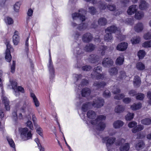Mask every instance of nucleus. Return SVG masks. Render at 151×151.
<instances>
[{
  "label": "nucleus",
  "mask_w": 151,
  "mask_h": 151,
  "mask_svg": "<svg viewBox=\"0 0 151 151\" xmlns=\"http://www.w3.org/2000/svg\"><path fill=\"white\" fill-rule=\"evenodd\" d=\"M87 117L91 120L90 123L93 125H96L97 129L99 131H103L106 127L105 124L102 121L106 119V116L104 115H100L94 120L96 117V114L93 111L90 110L87 113Z\"/></svg>",
  "instance_id": "obj_1"
},
{
  "label": "nucleus",
  "mask_w": 151,
  "mask_h": 151,
  "mask_svg": "<svg viewBox=\"0 0 151 151\" xmlns=\"http://www.w3.org/2000/svg\"><path fill=\"white\" fill-rule=\"evenodd\" d=\"M104 103V100L101 98H97L91 103L88 102L84 104L82 107V110L83 112H86L88 109L91 106L97 108H100L103 106Z\"/></svg>",
  "instance_id": "obj_2"
},
{
  "label": "nucleus",
  "mask_w": 151,
  "mask_h": 151,
  "mask_svg": "<svg viewBox=\"0 0 151 151\" xmlns=\"http://www.w3.org/2000/svg\"><path fill=\"white\" fill-rule=\"evenodd\" d=\"M22 139L24 141L27 140L32 139V131L29 130L28 129L25 127L21 128L19 129Z\"/></svg>",
  "instance_id": "obj_3"
},
{
  "label": "nucleus",
  "mask_w": 151,
  "mask_h": 151,
  "mask_svg": "<svg viewBox=\"0 0 151 151\" xmlns=\"http://www.w3.org/2000/svg\"><path fill=\"white\" fill-rule=\"evenodd\" d=\"M6 46V51L5 58L7 61L9 62L11 61L12 59L10 51L11 49H13V48L9 42H7Z\"/></svg>",
  "instance_id": "obj_4"
},
{
  "label": "nucleus",
  "mask_w": 151,
  "mask_h": 151,
  "mask_svg": "<svg viewBox=\"0 0 151 151\" xmlns=\"http://www.w3.org/2000/svg\"><path fill=\"white\" fill-rule=\"evenodd\" d=\"M115 140V138L113 137H105L103 138V141H106V146L109 151H110V150H109V147L114 143Z\"/></svg>",
  "instance_id": "obj_5"
},
{
  "label": "nucleus",
  "mask_w": 151,
  "mask_h": 151,
  "mask_svg": "<svg viewBox=\"0 0 151 151\" xmlns=\"http://www.w3.org/2000/svg\"><path fill=\"white\" fill-rule=\"evenodd\" d=\"M93 38V37L91 34L87 32L83 35L82 40L83 42L88 43L92 41Z\"/></svg>",
  "instance_id": "obj_6"
},
{
  "label": "nucleus",
  "mask_w": 151,
  "mask_h": 151,
  "mask_svg": "<svg viewBox=\"0 0 151 151\" xmlns=\"http://www.w3.org/2000/svg\"><path fill=\"white\" fill-rule=\"evenodd\" d=\"M128 46V43L125 42L119 44L116 47V49L120 51H123L126 50Z\"/></svg>",
  "instance_id": "obj_7"
},
{
  "label": "nucleus",
  "mask_w": 151,
  "mask_h": 151,
  "mask_svg": "<svg viewBox=\"0 0 151 151\" xmlns=\"http://www.w3.org/2000/svg\"><path fill=\"white\" fill-rule=\"evenodd\" d=\"M113 60L109 58H104L102 62L104 66H113Z\"/></svg>",
  "instance_id": "obj_8"
},
{
  "label": "nucleus",
  "mask_w": 151,
  "mask_h": 151,
  "mask_svg": "<svg viewBox=\"0 0 151 151\" xmlns=\"http://www.w3.org/2000/svg\"><path fill=\"white\" fill-rule=\"evenodd\" d=\"M94 71L97 73L98 75L96 76V79H103L104 78V75H101L99 73L102 70V68L101 67H96L94 69Z\"/></svg>",
  "instance_id": "obj_9"
},
{
  "label": "nucleus",
  "mask_w": 151,
  "mask_h": 151,
  "mask_svg": "<svg viewBox=\"0 0 151 151\" xmlns=\"http://www.w3.org/2000/svg\"><path fill=\"white\" fill-rule=\"evenodd\" d=\"M19 35L18 32L16 30L14 33V35L12 37L13 42L15 45H17L19 42L20 37Z\"/></svg>",
  "instance_id": "obj_10"
},
{
  "label": "nucleus",
  "mask_w": 151,
  "mask_h": 151,
  "mask_svg": "<svg viewBox=\"0 0 151 151\" xmlns=\"http://www.w3.org/2000/svg\"><path fill=\"white\" fill-rule=\"evenodd\" d=\"M100 57L95 54H91L89 58V61L91 63H96L100 60Z\"/></svg>",
  "instance_id": "obj_11"
},
{
  "label": "nucleus",
  "mask_w": 151,
  "mask_h": 151,
  "mask_svg": "<svg viewBox=\"0 0 151 151\" xmlns=\"http://www.w3.org/2000/svg\"><path fill=\"white\" fill-rule=\"evenodd\" d=\"M72 16L73 19H74L76 17L79 18L82 22L85 21L86 19L85 16L79 13L75 12L72 14Z\"/></svg>",
  "instance_id": "obj_12"
},
{
  "label": "nucleus",
  "mask_w": 151,
  "mask_h": 151,
  "mask_svg": "<svg viewBox=\"0 0 151 151\" xmlns=\"http://www.w3.org/2000/svg\"><path fill=\"white\" fill-rule=\"evenodd\" d=\"M2 102L4 104L5 108L7 111H9L10 107L9 105V101L8 99L5 96H3L2 98Z\"/></svg>",
  "instance_id": "obj_13"
},
{
  "label": "nucleus",
  "mask_w": 151,
  "mask_h": 151,
  "mask_svg": "<svg viewBox=\"0 0 151 151\" xmlns=\"http://www.w3.org/2000/svg\"><path fill=\"white\" fill-rule=\"evenodd\" d=\"M137 9L136 8V6L132 5L130 6L129 9L127 10V13L129 15H132L137 12Z\"/></svg>",
  "instance_id": "obj_14"
},
{
  "label": "nucleus",
  "mask_w": 151,
  "mask_h": 151,
  "mask_svg": "<svg viewBox=\"0 0 151 151\" xmlns=\"http://www.w3.org/2000/svg\"><path fill=\"white\" fill-rule=\"evenodd\" d=\"M130 148L129 143H125L121 145L119 148L120 151H128Z\"/></svg>",
  "instance_id": "obj_15"
},
{
  "label": "nucleus",
  "mask_w": 151,
  "mask_h": 151,
  "mask_svg": "<svg viewBox=\"0 0 151 151\" xmlns=\"http://www.w3.org/2000/svg\"><path fill=\"white\" fill-rule=\"evenodd\" d=\"M124 123L121 120H117L113 123V127L115 129H119L122 127Z\"/></svg>",
  "instance_id": "obj_16"
},
{
  "label": "nucleus",
  "mask_w": 151,
  "mask_h": 151,
  "mask_svg": "<svg viewBox=\"0 0 151 151\" xmlns=\"http://www.w3.org/2000/svg\"><path fill=\"white\" fill-rule=\"evenodd\" d=\"M135 31L137 32H139L142 30L143 27L142 24L141 22L137 23L134 27Z\"/></svg>",
  "instance_id": "obj_17"
},
{
  "label": "nucleus",
  "mask_w": 151,
  "mask_h": 151,
  "mask_svg": "<svg viewBox=\"0 0 151 151\" xmlns=\"http://www.w3.org/2000/svg\"><path fill=\"white\" fill-rule=\"evenodd\" d=\"M134 85L135 87L139 86L141 83L140 79L139 77L136 76L134 77L133 81Z\"/></svg>",
  "instance_id": "obj_18"
},
{
  "label": "nucleus",
  "mask_w": 151,
  "mask_h": 151,
  "mask_svg": "<svg viewBox=\"0 0 151 151\" xmlns=\"http://www.w3.org/2000/svg\"><path fill=\"white\" fill-rule=\"evenodd\" d=\"M86 51L87 52H92L95 48V46L92 43L86 45L85 47Z\"/></svg>",
  "instance_id": "obj_19"
},
{
  "label": "nucleus",
  "mask_w": 151,
  "mask_h": 151,
  "mask_svg": "<svg viewBox=\"0 0 151 151\" xmlns=\"http://www.w3.org/2000/svg\"><path fill=\"white\" fill-rule=\"evenodd\" d=\"M30 96L32 98L33 102L36 107H38L40 106V103L35 95L32 93H31Z\"/></svg>",
  "instance_id": "obj_20"
},
{
  "label": "nucleus",
  "mask_w": 151,
  "mask_h": 151,
  "mask_svg": "<svg viewBox=\"0 0 151 151\" xmlns=\"http://www.w3.org/2000/svg\"><path fill=\"white\" fill-rule=\"evenodd\" d=\"M90 90L88 88H83L81 92L82 96L84 97H87L90 94Z\"/></svg>",
  "instance_id": "obj_21"
},
{
  "label": "nucleus",
  "mask_w": 151,
  "mask_h": 151,
  "mask_svg": "<svg viewBox=\"0 0 151 151\" xmlns=\"http://www.w3.org/2000/svg\"><path fill=\"white\" fill-rule=\"evenodd\" d=\"M106 85V83L104 82L99 83L96 81L94 82L93 86H95L97 89H101V88H103Z\"/></svg>",
  "instance_id": "obj_22"
},
{
  "label": "nucleus",
  "mask_w": 151,
  "mask_h": 151,
  "mask_svg": "<svg viewBox=\"0 0 151 151\" xmlns=\"http://www.w3.org/2000/svg\"><path fill=\"white\" fill-rule=\"evenodd\" d=\"M117 30V27L115 26L112 25L108 27L106 29L105 31H108L111 33H115Z\"/></svg>",
  "instance_id": "obj_23"
},
{
  "label": "nucleus",
  "mask_w": 151,
  "mask_h": 151,
  "mask_svg": "<svg viewBox=\"0 0 151 151\" xmlns=\"http://www.w3.org/2000/svg\"><path fill=\"white\" fill-rule=\"evenodd\" d=\"M98 24L101 26H105L107 23V20L104 17H101L98 20Z\"/></svg>",
  "instance_id": "obj_24"
},
{
  "label": "nucleus",
  "mask_w": 151,
  "mask_h": 151,
  "mask_svg": "<svg viewBox=\"0 0 151 151\" xmlns=\"http://www.w3.org/2000/svg\"><path fill=\"white\" fill-rule=\"evenodd\" d=\"M48 69L50 73V79L51 81L54 78V68L53 67H49Z\"/></svg>",
  "instance_id": "obj_25"
},
{
  "label": "nucleus",
  "mask_w": 151,
  "mask_h": 151,
  "mask_svg": "<svg viewBox=\"0 0 151 151\" xmlns=\"http://www.w3.org/2000/svg\"><path fill=\"white\" fill-rule=\"evenodd\" d=\"M147 4L146 2L145 1H142L139 5V7L141 10H144L146 9L147 8Z\"/></svg>",
  "instance_id": "obj_26"
},
{
  "label": "nucleus",
  "mask_w": 151,
  "mask_h": 151,
  "mask_svg": "<svg viewBox=\"0 0 151 151\" xmlns=\"http://www.w3.org/2000/svg\"><path fill=\"white\" fill-rule=\"evenodd\" d=\"M124 108V107L122 105H118L115 107L114 111L116 113H120L123 111Z\"/></svg>",
  "instance_id": "obj_27"
},
{
  "label": "nucleus",
  "mask_w": 151,
  "mask_h": 151,
  "mask_svg": "<svg viewBox=\"0 0 151 151\" xmlns=\"http://www.w3.org/2000/svg\"><path fill=\"white\" fill-rule=\"evenodd\" d=\"M112 38L113 37L111 33H106L104 37V40L107 42H111Z\"/></svg>",
  "instance_id": "obj_28"
},
{
  "label": "nucleus",
  "mask_w": 151,
  "mask_h": 151,
  "mask_svg": "<svg viewBox=\"0 0 151 151\" xmlns=\"http://www.w3.org/2000/svg\"><path fill=\"white\" fill-rule=\"evenodd\" d=\"M146 55V52L144 50H140L137 53V56L139 59H143Z\"/></svg>",
  "instance_id": "obj_29"
},
{
  "label": "nucleus",
  "mask_w": 151,
  "mask_h": 151,
  "mask_svg": "<svg viewBox=\"0 0 151 151\" xmlns=\"http://www.w3.org/2000/svg\"><path fill=\"white\" fill-rule=\"evenodd\" d=\"M141 104L139 103L137 104H134L131 106V108L132 110H136L140 109L141 107Z\"/></svg>",
  "instance_id": "obj_30"
},
{
  "label": "nucleus",
  "mask_w": 151,
  "mask_h": 151,
  "mask_svg": "<svg viewBox=\"0 0 151 151\" xmlns=\"http://www.w3.org/2000/svg\"><path fill=\"white\" fill-rule=\"evenodd\" d=\"M124 61V58L121 57H119L116 59L115 63L116 65H122Z\"/></svg>",
  "instance_id": "obj_31"
},
{
  "label": "nucleus",
  "mask_w": 151,
  "mask_h": 151,
  "mask_svg": "<svg viewBox=\"0 0 151 151\" xmlns=\"http://www.w3.org/2000/svg\"><path fill=\"white\" fill-rule=\"evenodd\" d=\"M143 16V13L142 12L138 11L136 12L135 17L136 19L139 20Z\"/></svg>",
  "instance_id": "obj_32"
},
{
  "label": "nucleus",
  "mask_w": 151,
  "mask_h": 151,
  "mask_svg": "<svg viewBox=\"0 0 151 151\" xmlns=\"http://www.w3.org/2000/svg\"><path fill=\"white\" fill-rule=\"evenodd\" d=\"M109 73L110 75L114 76L117 73L118 70L115 67H114L110 68L109 70Z\"/></svg>",
  "instance_id": "obj_33"
},
{
  "label": "nucleus",
  "mask_w": 151,
  "mask_h": 151,
  "mask_svg": "<svg viewBox=\"0 0 151 151\" xmlns=\"http://www.w3.org/2000/svg\"><path fill=\"white\" fill-rule=\"evenodd\" d=\"M145 146V144L142 141H140L135 146L136 149L139 150L144 148Z\"/></svg>",
  "instance_id": "obj_34"
},
{
  "label": "nucleus",
  "mask_w": 151,
  "mask_h": 151,
  "mask_svg": "<svg viewBox=\"0 0 151 151\" xmlns=\"http://www.w3.org/2000/svg\"><path fill=\"white\" fill-rule=\"evenodd\" d=\"M6 139L7 141L10 146L13 148H14L15 145L12 139L9 137H7Z\"/></svg>",
  "instance_id": "obj_35"
},
{
  "label": "nucleus",
  "mask_w": 151,
  "mask_h": 151,
  "mask_svg": "<svg viewBox=\"0 0 151 151\" xmlns=\"http://www.w3.org/2000/svg\"><path fill=\"white\" fill-rule=\"evenodd\" d=\"M21 2L20 1L17 2L14 5V8L15 11L18 12L20 7V5L21 4Z\"/></svg>",
  "instance_id": "obj_36"
},
{
  "label": "nucleus",
  "mask_w": 151,
  "mask_h": 151,
  "mask_svg": "<svg viewBox=\"0 0 151 151\" xmlns=\"http://www.w3.org/2000/svg\"><path fill=\"white\" fill-rule=\"evenodd\" d=\"M141 123L145 125L151 124V119L149 118H146L141 120Z\"/></svg>",
  "instance_id": "obj_37"
},
{
  "label": "nucleus",
  "mask_w": 151,
  "mask_h": 151,
  "mask_svg": "<svg viewBox=\"0 0 151 151\" xmlns=\"http://www.w3.org/2000/svg\"><path fill=\"white\" fill-rule=\"evenodd\" d=\"M89 13L92 15H94L96 12V9L93 6H91L89 7Z\"/></svg>",
  "instance_id": "obj_38"
},
{
  "label": "nucleus",
  "mask_w": 151,
  "mask_h": 151,
  "mask_svg": "<svg viewBox=\"0 0 151 151\" xmlns=\"http://www.w3.org/2000/svg\"><path fill=\"white\" fill-rule=\"evenodd\" d=\"M87 27L86 24L85 23H83L79 24L77 27V29L80 30H82L85 29Z\"/></svg>",
  "instance_id": "obj_39"
},
{
  "label": "nucleus",
  "mask_w": 151,
  "mask_h": 151,
  "mask_svg": "<svg viewBox=\"0 0 151 151\" xmlns=\"http://www.w3.org/2000/svg\"><path fill=\"white\" fill-rule=\"evenodd\" d=\"M142 46L145 48L151 47V40L145 42L142 44Z\"/></svg>",
  "instance_id": "obj_40"
},
{
  "label": "nucleus",
  "mask_w": 151,
  "mask_h": 151,
  "mask_svg": "<svg viewBox=\"0 0 151 151\" xmlns=\"http://www.w3.org/2000/svg\"><path fill=\"white\" fill-rule=\"evenodd\" d=\"M134 115L132 113H128L125 116V119L126 120L129 121L132 119Z\"/></svg>",
  "instance_id": "obj_41"
},
{
  "label": "nucleus",
  "mask_w": 151,
  "mask_h": 151,
  "mask_svg": "<svg viewBox=\"0 0 151 151\" xmlns=\"http://www.w3.org/2000/svg\"><path fill=\"white\" fill-rule=\"evenodd\" d=\"M6 22L8 24H11L14 23V21L12 19L9 17H7L5 19Z\"/></svg>",
  "instance_id": "obj_42"
},
{
  "label": "nucleus",
  "mask_w": 151,
  "mask_h": 151,
  "mask_svg": "<svg viewBox=\"0 0 151 151\" xmlns=\"http://www.w3.org/2000/svg\"><path fill=\"white\" fill-rule=\"evenodd\" d=\"M107 48V46H106L102 45L100 47V49L101 51V54L103 56L105 55L106 51Z\"/></svg>",
  "instance_id": "obj_43"
},
{
  "label": "nucleus",
  "mask_w": 151,
  "mask_h": 151,
  "mask_svg": "<svg viewBox=\"0 0 151 151\" xmlns=\"http://www.w3.org/2000/svg\"><path fill=\"white\" fill-rule=\"evenodd\" d=\"M113 90L112 91L113 93L114 94H117L119 93L120 92V90L119 88L116 86H114L113 87Z\"/></svg>",
  "instance_id": "obj_44"
},
{
  "label": "nucleus",
  "mask_w": 151,
  "mask_h": 151,
  "mask_svg": "<svg viewBox=\"0 0 151 151\" xmlns=\"http://www.w3.org/2000/svg\"><path fill=\"white\" fill-rule=\"evenodd\" d=\"M26 126L28 127L31 130H33L34 127L33 124L31 121L28 120L26 123Z\"/></svg>",
  "instance_id": "obj_45"
},
{
  "label": "nucleus",
  "mask_w": 151,
  "mask_h": 151,
  "mask_svg": "<svg viewBox=\"0 0 151 151\" xmlns=\"http://www.w3.org/2000/svg\"><path fill=\"white\" fill-rule=\"evenodd\" d=\"M125 95L123 93H121L116 95L114 97L116 99L120 100L124 98Z\"/></svg>",
  "instance_id": "obj_46"
},
{
  "label": "nucleus",
  "mask_w": 151,
  "mask_h": 151,
  "mask_svg": "<svg viewBox=\"0 0 151 151\" xmlns=\"http://www.w3.org/2000/svg\"><path fill=\"white\" fill-rule=\"evenodd\" d=\"M12 116L13 119L15 121H16L18 119L17 111L16 110H14L12 112Z\"/></svg>",
  "instance_id": "obj_47"
},
{
  "label": "nucleus",
  "mask_w": 151,
  "mask_h": 151,
  "mask_svg": "<svg viewBox=\"0 0 151 151\" xmlns=\"http://www.w3.org/2000/svg\"><path fill=\"white\" fill-rule=\"evenodd\" d=\"M10 81L12 86V89L14 90H15V89L17 88V82L15 81H11V80H10Z\"/></svg>",
  "instance_id": "obj_48"
},
{
  "label": "nucleus",
  "mask_w": 151,
  "mask_h": 151,
  "mask_svg": "<svg viewBox=\"0 0 151 151\" xmlns=\"http://www.w3.org/2000/svg\"><path fill=\"white\" fill-rule=\"evenodd\" d=\"M129 0H121L120 2L122 5L124 7H126L129 4Z\"/></svg>",
  "instance_id": "obj_49"
},
{
  "label": "nucleus",
  "mask_w": 151,
  "mask_h": 151,
  "mask_svg": "<svg viewBox=\"0 0 151 151\" xmlns=\"http://www.w3.org/2000/svg\"><path fill=\"white\" fill-rule=\"evenodd\" d=\"M131 41L132 44L135 45L139 43L140 41V39L139 38L136 39H132L131 40Z\"/></svg>",
  "instance_id": "obj_50"
},
{
  "label": "nucleus",
  "mask_w": 151,
  "mask_h": 151,
  "mask_svg": "<svg viewBox=\"0 0 151 151\" xmlns=\"http://www.w3.org/2000/svg\"><path fill=\"white\" fill-rule=\"evenodd\" d=\"M29 36H28L27 38L25 41V50L27 52H28L29 51Z\"/></svg>",
  "instance_id": "obj_51"
},
{
  "label": "nucleus",
  "mask_w": 151,
  "mask_h": 151,
  "mask_svg": "<svg viewBox=\"0 0 151 151\" xmlns=\"http://www.w3.org/2000/svg\"><path fill=\"white\" fill-rule=\"evenodd\" d=\"M111 94L110 93L109 91L108 90H106L103 93V96L106 98H108L111 96Z\"/></svg>",
  "instance_id": "obj_52"
},
{
  "label": "nucleus",
  "mask_w": 151,
  "mask_h": 151,
  "mask_svg": "<svg viewBox=\"0 0 151 151\" xmlns=\"http://www.w3.org/2000/svg\"><path fill=\"white\" fill-rule=\"evenodd\" d=\"M144 38L146 40H149L151 39V33L149 32H147V33L144 34Z\"/></svg>",
  "instance_id": "obj_53"
},
{
  "label": "nucleus",
  "mask_w": 151,
  "mask_h": 151,
  "mask_svg": "<svg viewBox=\"0 0 151 151\" xmlns=\"http://www.w3.org/2000/svg\"><path fill=\"white\" fill-rule=\"evenodd\" d=\"M107 7L111 11H113L116 9V6L115 5H108L107 6Z\"/></svg>",
  "instance_id": "obj_54"
},
{
  "label": "nucleus",
  "mask_w": 151,
  "mask_h": 151,
  "mask_svg": "<svg viewBox=\"0 0 151 151\" xmlns=\"http://www.w3.org/2000/svg\"><path fill=\"white\" fill-rule=\"evenodd\" d=\"M144 97V95L141 93H138L136 97V99H137L139 100H142Z\"/></svg>",
  "instance_id": "obj_55"
},
{
  "label": "nucleus",
  "mask_w": 151,
  "mask_h": 151,
  "mask_svg": "<svg viewBox=\"0 0 151 151\" xmlns=\"http://www.w3.org/2000/svg\"><path fill=\"white\" fill-rule=\"evenodd\" d=\"M126 76V73L124 71H121L120 73L119 78L120 79L125 78Z\"/></svg>",
  "instance_id": "obj_56"
},
{
  "label": "nucleus",
  "mask_w": 151,
  "mask_h": 151,
  "mask_svg": "<svg viewBox=\"0 0 151 151\" xmlns=\"http://www.w3.org/2000/svg\"><path fill=\"white\" fill-rule=\"evenodd\" d=\"M137 123L135 122H132L129 123L128 127L130 128H132L136 126Z\"/></svg>",
  "instance_id": "obj_57"
},
{
  "label": "nucleus",
  "mask_w": 151,
  "mask_h": 151,
  "mask_svg": "<svg viewBox=\"0 0 151 151\" xmlns=\"http://www.w3.org/2000/svg\"><path fill=\"white\" fill-rule=\"evenodd\" d=\"M107 7V6L106 4L104 3H101L100 4V9L101 10H105Z\"/></svg>",
  "instance_id": "obj_58"
},
{
  "label": "nucleus",
  "mask_w": 151,
  "mask_h": 151,
  "mask_svg": "<svg viewBox=\"0 0 151 151\" xmlns=\"http://www.w3.org/2000/svg\"><path fill=\"white\" fill-rule=\"evenodd\" d=\"M49 55L50 56V58L49 61V66H53V63L51 56V52L50 50H49Z\"/></svg>",
  "instance_id": "obj_59"
},
{
  "label": "nucleus",
  "mask_w": 151,
  "mask_h": 151,
  "mask_svg": "<svg viewBox=\"0 0 151 151\" xmlns=\"http://www.w3.org/2000/svg\"><path fill=\"white\" fill-rule=\"evenodd\" d=\"M131 101V99L128 97L125 98L123 99V101L125 104H128Z\"/></svg>",
  "instance_id": "obj_60"
},
{
  "label": "nucleus",
  "mask_w": 151,
  "mask_h": 151,
  "mask_svg": "<svg viewBox=\"0 0 151 151\" xmlns=\"http://www.w3.org/2000/svg\"><path fill=\"white\" fill-rule=\"evenodd\" d=\"M36 132H37L38 134H39L41 136H42V129L40 127H38L37 128V129Z\"/></svg>",
  "instance_id": "obj_61"
},
{
  "label": "nucleus",
  "mask_w": 151,
  "mask_h": 151,
  "mask_svg": "<svg viewBox=\"0 0 151 151\" xmlns=\"http://www.w3.org/2000/svg\"><path fill=\"white\" fill-rule=\"evenodd\" d=\"M33 10L31 8L29 9L27 12V15L29 17H31L32 15Z\"/></svg>",
  "instance_id": "obj_62"
},
{
  "label": "nucleus",
  "mask_w": 151,
  "mask_h": 151,
  "mask_svg": "<svg viewBox=\"0 0 151 151\" xmlns=\"http://www.w3.org/2000/svg\"><path fill=\"white\" fill-rule=\"evenodd\" d=\"M136 92L134 90H131L129 92V94L131 96H134L136 94Z\"/></svg>",
  "instance_id": "obj_63"
},
{
  "label": "nucleus",
  "mask_w": 151,
  "mask_h": 151,
  "mask_svg": "<svg viewBox=\"0 0 151 151\" xmlns=\"http://www.w3.org/2000/svg\"><path fill=\"white\" fill-rule=\"evenodd\" d=\"M147 97L149 99V103L151 104V92H148L147 93Z\"/></svg>",
  "instance_id": "obj_64"
}]
</instances>
